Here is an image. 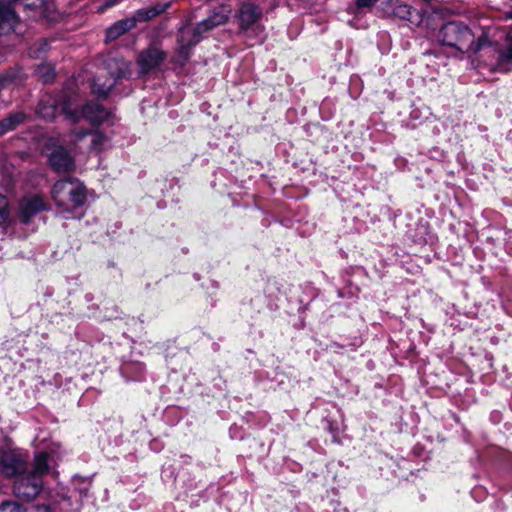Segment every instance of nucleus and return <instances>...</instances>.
Here are the masks:
<instances>
[{"label":"nucleus","instance_id":"1","mask_svg":"<svg viewBox=\"0 0 512 512\" xmlns=\"http://www.w3.org/2000/svg\"><path fill=\"white\" fill-rule=\"evenodd\" d=\"M51 454L41 451L35 454L32 467L15 478L13 484L14 495L22 500H31L43 488L42 477L49 471Z\"/></svg>","mask_w":512,"mask_h":512},{"label":"nucleus","instance_id":"2","mask_svg":"<svg viewBox=\"0 0 512 512\" xmlns=\"http://www.w3.org/2000/svg\"><path fill=\"white\" fill-rule=\"evenodd\" d=\"M52 198L56 203L58 213L64 218H70L76 208L85 204L87 192L81 181L68 177L53 185Z\"/></svg>","mask_w":512,"mask_h":512},{"label":"nucleus","instance_id":"3","mask_svg":"<svg viewBox=\"0 0 512 512\" xmlns=\"http://www.w3.org/2000/svg\"><path fill=\"white\" fill-rule=\"evenodd\" d=\"M438 41L461 52H478L484 45V39L475 41L471 29L461 22H448L438 32Z\"/></svg>","mask_w":512,"mask_h":512},{"label":"nucleus","instance_id":"4","mask_svg":"<svg viewBox=\"0 0 512 512\" xmlns=\"http://www.w3.org/2000/svg\"><path fill=\"white\" fill-rule=\"evenodd\" d=\"M227 21V16L223 13H213L204 19L194 28L184 27L179 31V50L178 62L183 65L188 59L190 48L198 44L202 39V34L219 26Z\"/></svg>","mask_w":512,"mask_h":512},{"label":"nucleus","instance_id":"5","mask_svg":"<svg viewBox=\"0 0 512 512\" xmlns=\"http://www.w3.org/2000/svg\"><path fill=\"white\" fill-rule=\"evenodd\" d=\"M262 14V9L253 2L243 3L237 13L241 33L248 39H255L250 45L262 42L263 27L260 24Z\"/></svg>","mask_w":512,"mask_h":512},{"label":"nucleus","instance_id":"6","mask_svg":"<svg viewBox=\"0 0 512 512\" xmlns=\"http://www.w3.org/2000/svg\"><path fill=\"white\" fill-rule=\"evenodd\" d=\"M61 106L66 119L72 123L85 119L92 125H99L109 117V112L96 102H89L80 109L78 105L65 99Z\"/></svg>","mask_w":512,"mask_h":512},{"label":"nucleus","instance_id":"7","mask_svg":"<svg viewBox=\"0 0 512 512\" xmlns=\"http://www.w3.org/2000/svg\"><path fill=\"white\" fill-rule=\"evenodd\" d=\"M108 73L111 75L113 80H108L104 83L100 82L97 78L92 84L93 93L100 97H105L114 87L116 80L126 78L130 75V62L120 58L109 59L106 63Z\"/></svg>","mask_w":512,"mask_h":512},{"label":"nucleus","instance_id":"8","mask_svg":"<svg viewBox=\"0 0 512 512\" xmlns=\"http://www.w3.org/2000/svg\"><path fill=\"white\" fill-rule=\"evenodd\" d=\"M28 469L26 458L21 453L8 451L1 456L0 471L6 476L16 478Z\"/></svg>","mask_w":512,"mask_h":512},{"label":"nucleus","instance_id":"9","mask_svg":"<svg viewBox=\"0 0 512 512\" xmlns=\"http://www.w3.org/2000/svg\"><path fill=\"white\" fill-rule=\"evenodd\" d=\"M166 59V53L157 47H149L137 57V65L141 74L157 69Z\"/></svg>","mask_w":512,"mask_h":512},{"label":"nucleus","instance_id":"10","mask_svg":"<svg viewBox=\"0 0 512 512\" xmlns=\"http://www.w3.org/2000/svg\"><path fill=\"white\" fill-rule=\"evenodd\" d=\"M19 1L0 0V34L12 32L19 23L14 5Z\"/></svg>","mask_w":512,"mask_h":512},{"label":"nucleus","instance_id":"11","mask_svg":"<svg viewBox=\"0 0 512 512\" xmlns=\"http://www.w3.org/2000/svg\"><path fill=\"white\" fill-rule=\"evenodd\" d=\"M46 208V203L40 195L33 194L24 197L20 202L21 221L28 223L33 216Z\"/></svg>","mask_w":512,"mask_h":512},{"label":"nucleus","instance_id":"12","mask_svg":"<svg viewBox=\"0 0 512 512\" xmlns=\"http://www.w3.org/2000/svg\"><path fill=\"white\" fill-rule=\"evenodd\" d=\"M51 167L57 172H69L74 168V159L70 152L62 147H55L48 155Z\"/></svg>","mask_w":512,"mask_h":512},{"label":"nucleus","instance_id":"13","mask_svg":"<svg viewBox=\"0 0 512 512\" xmlns=\"http://www.w3.org/2000/svg\"><path fill=\"white\" fill-rule=\"evenodd\" d=\"M491 70L499 72H510L512 70V36H507L506 45L497 51L495 63Z\"/></svg>","mask_w":512,"mask_h":512},{"label":"nucleus","instance_id":"14","mask_svg":"<svg viewBox=\"0 0 512 512\" xmlns=\"http://www.w3.org/2000/svg\"><path fill=\"white\" fill-rule=\"evenodd\" d=\"M169 6L170 3H157L155 5L137 10L131 18L135 20V25H137L138 22L149 21L164 13L169 8Z\"/></svg>","mask_w":512,"mask_h":512},{"label":"nucleus","instance_id":"15","mask_svg":"<svg viewBox=\"0 0 512 512\" xmlns=\"http://www.w3.org/2000/svg\"><path fill=\"white\" fill-rule=\"evenodd\" d=\"M135 20L131 17L121 19L106 30V42L114 41L135 27Z\"/></svg>","mask_w":512,"mask_h":512},{"label":"nucleus","instance_id":"16","mask_svg":"<svg viewBox=\"0 0 512 512\" xmlns=\"http://www.w3.org/2000/svg\"><path fill=\"white\" fill-rule=\"evenodd\" d=\"M90 135L91 136V142H90V148L93 151L99 152L102 149H104L105 144L108 142V139L100 132H94L90 133L87 130H79L74 133V140L75 142H78L82 140L85 136Z\"/></svg>","mask_w":512,"mask_h":512},{"label":"nucleus","instance_id":"17","mask_svg":"<svg viewBox=\"0 0 512 512\" xmlns=\"http://www.w3.org/2000/svg\"><path fill=\"white\" fill-rule=\"evenodd\" d=\"M57 112V105L55 101L51 99H42L37 107V113L40 117L46 120L54 119Z\"/></svg>","mask_w":512,"mask_h":512},{"label":"nucleus","instance_id":"18","mask_svg":"<svg viewBox=\"0 0 512 512\" xmlns=\"http://www.w3.org/2000/svg\"><path fill=\"white\" fill-rule=\"evenodd\" d=\"M25 115L22 112H16L0 121V135L13 130L23 122Z\"/></svg>","mask_w":512,"mask_h":512},{"label":"nucleus","instance_id":"19","mask_svg":"<svg viewBox=\"0 0 512 512\" xmlns=\"http://www.w3.org/2000/svg\"><path fill=\"white\" fill-rule=\"evenodd\" d=\"M393 5L391 13L401 19H410L411 7L400 0H391Z\"/></svg>","mask_w":512,"mask_h":512},{"label":"nucleus","instance_id":"20","mask_svg":"<svg viewBox=\"0 0 512 512\" xmlns=\"http://www.w3.org/2000/svg\"><path fill=\"white\" fill-rule=\"evenodd\" d=\"M49 49V41L41 39L29 48V55L32 58H41Z\"/></svg>","mask_w":512,"mask_h":512},{"label":"nucleus","instance_id":"21","mask_svg":"<svg viewBox=\"0 0 512 512\" xmlns=\"http://www.w3.org/2000/svg\"><path fill=\"white\" fill-rule=\"evenodd\" d=\"M8 201L6 197L0 194V224L8 219Z\"/></svg>","mask_w":512,"mask_h":512},{"label":"nucleus","instance_id":"22","mask_svg":"<svg viewBox=\"0 0 512 512\" xmlns=\"http://www.w3.org/2000/svg\"><path fill=\"white\" fill-rule=\"evenodd\" d=\"M378 0H356L355 7L358 12L371 8Z\"/></svg>","mask_w":512,"mask_h":512},{"label":"nucleus","instance_id":"23","mask_svg":"<svg viewBox=\"0 0 512 512\" xmlns=\"http://www.w3.org/2000/svg\"><path fill=\"white\" fill-rule=\"evenodd\" d=\"M13 80H14V76H12L10 74H0V86L9 84Z\"/></svg>","mask_w":512,"mask_h":512},{"label":"nucleus","instance_id":"24","mask_svg":"<svg viewBox=\"0 0 512 512\" xmlns=\"http://www.w3.org/2000/svg\"><path fill=\"white\" fill-rule=\"evenodd\" d=\"M120 0H107L105 3H104V7H112L114 6L115 4H117Z\"/></svg>","mask_w":512,"mask_h":512},{"label":"nucleus","instance_id":"25","mask_svg":"<svg viewBox=\"0 0 512 512\" xmlns=\"http://www.w3.org/2000/svg\"><path fill=\"white\" fill-rule=\"evenodd\" d=\"M410 117L414 120H417L419 118V111L418 109H413L410 113Z\"/></svg>","mask_w":512,"mask_h":512},{"label":"nucleus","instance_id":"26","mask_svg":"<svg viewBox=\"0 0 512 512\" xmlns=\"http://www.w3.org/2000/svg\"><path fill=\"white\" fill-rule=\"evenodd\" d=\"M53 77H54L53 72H50V73H48L47 75L44 76V81L45 82H49V81H51L53 79Z\"/></svg>","mask_w":512,"mask_h":512},{"label":"nucleus","instance_id":"27","mask_svg":"<svg viewBox=\"0 0 512 512\" xmlns=\"http://www.w3.org/2000/svg\"><path fill=\"white\" fill-rule=\"evenodd\" d=\"M509 17L512 18V11L510 12Z\"/></svg>","mask_w":512,"mask_h":512}]
</instances>
